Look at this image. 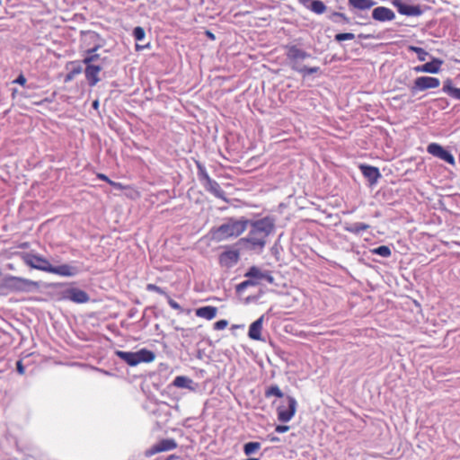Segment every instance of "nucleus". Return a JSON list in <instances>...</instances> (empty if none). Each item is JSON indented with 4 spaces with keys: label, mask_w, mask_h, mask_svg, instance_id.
<instances>
[{
    "label": "nucleus",
    "mask_w": 460,
    "mask_h": 460,
    "mask_svg": "<svg viewBox=\"0 0 460 460\" xmlns=\"http://www.w3.org/2000/svg\"><path fill=\"white\" fill-rule=\"evenodd\" d=\"M59 300H68L76 304H84L90 300V296L85 291L78 288L59 284Z\"/></svg>",
    "instance_id": "39448f33"
},
{
    "label": "nucleus",
    "mask_w": 460,
    "mask_h": 460,
    "mask_svg": "<svg viewBox=\"0 0 460 460\" xmlns=\"http://www.w3.org/2000/svg\"><path fill=\"white\" fill-rule=\"evenodd\" d=\"M249 219L244 217L240 219L230 217L226 223L211 230L212 238L217 242L236 238L247 229Z\"/></svg>",
    "instance_id": "f03ea898"
},
{
    "label": "nucleus",
    "mask_w": 460,
    "mask_h": 460,
    "mask_svg": "<svg viewBox=\"0 0 460 460\" xmlns=\"http://www.w3.org/2000/svg\"><path fill=\"white\" fill-rule=\"evenodd\" d=\"M408 49L411 52L416 53L420 61H425L429 56V53L424 49L420 47L409 46Z\"/></svg>",
    "instance_id": "c756f323"
},
{
    "label": "nucleus",
    "mask_w": 460,
    "mask_h": 460,
    "mask_svg": "<svg viewBox=\"0 0 460 460\" xmlns=\"http://www.w3.org/2000/svg\"><path fill=\"white\" fill-rule=\"evenodd\" d=\"M288 61L305 60L311 58V54L301 49L296 45H287L285 47Z\"/></svg>",
    "instance_id": "f8f14e48"
},
{
    "label": "nucleus",
    "mask_w": 460,
    "mask_h": 460,
    "mask_svg": "<svg viewBox=\"0 0 460 460\" xmlns=\"http://www.w3.org/2000/svg\"><path fill=\"white\" fill-rule=\"evenodd\" d=\"M16 368L20 375H23L25 373V368L22 365V362L21 360L17 361L16 363Z\"/></svg>",
    "instance_id": "49530a36"
},
{
    "label": "nucleus",
    "mask_w": 460,
    "mask_h": 460,
    "mask_svg": "<svg viewBox=\"0 0 460 460\" xmlns=\"http://www.w3.org/2000/svg\"><path fill=\"white\" fill-rule=\"evenodd\" d=\"M82 47L86 52L97 51L102 46V39L94 31H81Z\"/></svg>",
    "instance_id": "0eeeda50"
},
{
    "label": "nucleus",
    "mask_w": 460,
    "mask_h": 460,
    "mask_svg": "<svg viewBox=\"0 0 460 460\" xmlns=\"http://www.w3.org/2000/svg\"><path fill=\"white\" fill-rule=\"evenodd\" d=\"M427 151L429 154L448 163L449 164H455V158L453 155L437 143L429 144L427 146Z\"/></svg>",
    "instance_id": "9d476101"
},
{
    "label": "nucleus",
    "mask_w": 460,
    "mask_h": 460,
    "mask_svg": "<svg viewBox=\"0 0 460 460\" xmlns=\"http://www.w3.org/2000/svg\"><path fill=\"white\" fill-rule=\"evenodd\" d=\"M98 105H99L98 101L93 102V108L96 109L98 107Z\"/></svg>",
    "instance_id": "6e6d98bb"
},
{
    "label": "nucleus",
    "mask_w": 460,
    "mask_h": 460,
    "mask_svg": "<svg viewBox=\"0 0 460 460\" xmlns=\"http://www.w3.org/2000/svg\"><path fill=\"white\" fill-rule=\"evenodd\" d=\"M265 396L267 398H270L271 396H276L278 398H282L284 396V394L282 393V391L279 389V387L278 385H271L270 387H268L265 391Z\"/></svg>",
    "instance_id": "c85d7f7f"
},
{
    "label": "nucleus",
    "mask_w": 460,
    "mask_h": 460,
    "mask_svg": "<svg viewBox=\"0 0 460 460\" xmlns=\"http://www.w3.org/2000/svg\"><path fill=\"white\" fill-rule=\"evenodd\" d=\"M146 290L151 291V292H156V293H158L160 295H164V296L167 295V293L163 288H161L160 287H158L155 284H147Z\"/></svg>",
    "instance_id": "ea45409f"
},
{
    "label": "nucleus",
    "mask_w": 460,
    "mask_h": 460,
    "mask_svg": "<svg viewBox=\"0 0 460 460\" xmlns=\"http://www.w3.org/2000/svg\"><path fill=\"white\" fill-rule=\"evenodd\" d=\"M228 324L226 320H220L214 323L215 330H224Z\"/></svg>",
    "instance_id": "37998d69"
},
{
    "label": "nucleus",
    "mask_w": 460,
    "mask_h": 460,
    "mask_svg": "<svg viewBox=\"0 0 460 460\" xmlns=\"http://www.w3.org/2000/svg\"><path fill=\"white\" fill-rule=\"evenodd\" d=\"M442 63V60L438 58H433L430 62L425 63L423 65V69H425V73L437 74L440 71Z\"/></svg>",
    "instance_id": "5701e85b"
},
{
    "label": "nucleus",
    "mask_w": 460,
    "mask_h": 460,
    "mask_svg": "<svg viewBox=\"0 0 460 460\" xmlns=\"http://www.w3.org/2000/svg\"><path fill=\"white\" fill-rule=\"evenodd\" d=\"M257 282L252 280V279H248V280H245V281H243L242 283H240L238 286H237V290L238 291H241L244 288H246L247 287L249 286H254L256 285Z\"/></svg>",
    "instance_id": "a19ab883"
},
{
    "label": "nucleus",
    "mask_w": 460,
    "mask_h": 460,
    "mask_svg": "<svg viewBox=\"0 0 460 460\" xmlns=\"http://www.w3.org/2000/svg\"><path fill=\"white\" fill-rule=\"evenodd\" d=\"M247 460H259L258 458H248Z\"/></svg>",
    "instance_id": "13d9d810"
},
{
    "label": "nucleus",
    "mask_w": 460,
    "mask_h": 460,
    "mask_svg": "<svg viewBox=\"0 0 460 460\" xmlns=\"http://www.w3.org/2000/svg\"><path fill=\"white\" fill-rule=\"evenodd\" d=\"M74 75H74L72 72H69V73L66 75V77H65V81H66V82H68V81L72 80V79H73V77H74Z\"/></svg>",
    "instance_id": "603ef678"
},
{
    "label": "nucleus",
    "mask_w": 460,
    "mask_h": 460,
    "mask_svg": "<svg viewBox=\"0 0 460 460\" xmlns=\"http://www.w3.org/2000/svg\"><path fill=\"white\" fill-rule=\"evenodd\" d=\"M263 274L264 272L261 271L259 268L252 266L249 269L245 276L251 279L261 280L262 279Z\"/></svg>",
    "instance_id": "2f4dec72"
},
{
    "label": "nucleus",
    "mask_w": 460,
    "mask_h": 460,
    "mask_svg": "<svg viewBox=\"0 0 460 460\" xmlns=\"http://www.w3.org/2000/svg\"><path fill=\"white\" fill-rule=\"evenodd\" d=\"M355 39V34L351 32L338 33L335 35V40L341 42L343 40H351Z\"/></svg>",
    "instance_id": "4c0bfd02"
},
{
    "label": "nucleus",
    "mask_w": 460,
    "mask_h": 460,
    "mask_svg": "<svg viewBox=\"0 0 460 460\" xmlns=\"http://www.w3.org/2000/svg\"><path fill=\"white\" fill-rule=\"evenodd\" d=\"M203 187L207 191L213 194L215 197L221 199L223 200H226V193L220 187V185L213 179H208L206 182H204Z\"/></svg>",
    "instance_id": "f3484780"
},
{
    "label": "nucleus",
    "mask_w": 460,
    "mask_h": 460,
    "mask_svg": "<svg viewBox=\"0 0 460 460\" xmlns=\"http://www.w3.org/2000/svg\"><path fill=\"white\" fill-rule=\"evenodd\" d=\"M372 18L378 22H389L395 18V14L387 7L378 6L372 11Z\"/></svg>",
    "instance_id": "dca6fc26"
},
{
    "label": "nucleus",
    "mask_w": 460,
    "mask_h": 460,
    "mask_svg": "<svg viewBox=\"0 0 460 460\" xmlns=\"http://www.w3.org/2000/svg\"><path fill=\"white\" fill-rule=\"evenodd\" d=\"M443 92L454 99L460 100V88L454 87L449 79L444 83Z\"/></svg>",
    "instance_id": "b1692460"
},
{
    "label": "nucleus",
    "mask_w": 460,
    "mask_h": 460,
    "mask_svg": "<svg viewBox=\"0 0 460 460\" xmlns=\"http://www.w3.org/2000/svg\"><path fill=\"white\" fill-rule=\"evenodd\" d=\"M198 167V175L199 178V181L203 184L208 181V179H210L209 175L208 174L206 168L199 163H197Z\"/></svg>",
    "instance_id": "f704fd0d"
},
{
    "label": "nucleus",
    "mask_w": 460,
    "mask_h": 460,
    "mask_svg": "<svg viewBox=\"0 0 460 460\" xmlns=\"http://www.w3.org/2000/svg\"><path fill=\"white\" fill-rule=\"evenodd\" d=\"M238 259V253L233 251L225 252L220 255V262L225 265H228L229 263H236Z\"/></svg>",
    "instance_id": "bb28decb"
},
{
    "label": "nucleus",
    "mask_w": 460,
    "mask_h": 460,
    "mask_svg": "<svg viewBox=\"0 0 460 460\" xmlns=\"http://www.w3.org/2000/svg\"><path fill=\"white\" fill-rule=\"evenodd\" d=\"M177 447L176 442L173 439H164L160 441L159 443L153 446L151 448L146 450V456H151L155 454L164 452V451H169L172 450Z\"/></svg>",
    "instance_id": "4468645a"
},
{
    "label": "nucleus",
    "mask_w": 460,
    "mask_h": 460,
    "mask_svg": "<svg viewBox=\"0 0 460 460\" xmlns=\"http://www.w3.org/2000/svg\"><path fill=\"white\" fill-rule=\"evenodd\" d=\"M348 4L353 9L365 11L371 9L376 4V2L374 0H348Z\"/></svg>",
    "instance_id": "aec40b11"
},
{
    "label": "nucleus",
    "mask_w": 460,
    "mask_h": 460,
    "mask_svg": "<svg viewBox=\"0 0 460 460\" xmlns=\"http://www.w3.org/2000/svg\"><path fill=\"white\" fill-rule=\"evenodd\" d=\"M207 35L210 38V39H215V36L213 33H211L210 31H207Z\"/></svg>",
    "instance_id": "5fc2aeb1"
},
{
    "label": "nucleus",
    "mask_w": 460,
    "mask_h": 460,
    "mask_svg": "<svg viewBox=\"0 0 460 460\" xmlns=\"http://www.w3.org/2000/svg\"><path fill=\"white\" fill-rule=\"evenodd\" d=\"M97 177L102 181H107L110 185L117 188V189H121V184L119 182H115L111 180H110L105 174L103 173H98Z\"/></svg>",
    "instance_id": "58836bf2"
},
{
    "label": "nucleus",
    "mask_w": 460,
    "mask_h": 460,
    "mask_svg": "<svg viewBox=\"0 0 460 460\" xmlns=\"http://www.w3.org/2000/svg\"><path fill=\"white\" fill-rule=\"evenodd\" d=\"M269 440L270 442H279L280 439L278 437H275V436H272V435H269Z\"/></svg>",
    "instance_id": "864d4df0"
},
{
    "label": "nucleus",
    "mask_w": 460,
    "mask_h": 460,
    "mask_svg": "<svg viewBox=\"0 0 460 460\" xmlns=\"http://www.w3.org/2000/svg\"><path fill=\"white\" fill-rule=\"evenodd\" d=\"M392 4L396 7L399 13L407 16H420L422 14V10L419 5H410L403 2V0H392Z\"/></svg>",
    "instance_id": "9b49d317"
},
{
    "label": "nucleus",
    "mask_w": 460,
    "mask_h": 460,
    "mask_svg": "<svg viewBox=\"0 0 460 460\" xmlns=\"http://www.w3.org/2000/svg\"><path fill=\"white\" fill-rule=\"evenodd\" d=\"M360 170L362 174L371 184L376 183L377 180L381 177L380 172L376 167L371 165H361Z\"/></svg>",
    "instance_id": "6ab92c4d"
},
{
    "label": "nucleus",
    "mask_w": 460,
    "mask_h": 460,
    "mask_svg": "<svg viewBox=\"0 0 460 460\" xmlns=\"http://www.w3.org/2000/svg\"><path fill=\"white\" fill-rule=\"evenodd\" d=\"M13 83L15 84H19L21 85H24L26 84V78L24 77V75H20L14 81Z\"/></svg>",
    "instance_id": "de8ad7c7"
},
{
    "label": "nucleus",
    "mask_w": 460,
    "mask_h": 460,
    "mask_svg": "<svg viewBox=\"0 0 460 460\" xmlns=\"http://www.w3.org/2000/svg\"><path fill=\"white\" fill-rule=\"evenodd\" d=\"M303 60L288 61V65L294 71L303 73L305 66L302 64Z\"/></svg>",
    "instance_id": "c9c22d12"
},
{
    "label": "nucleus",
    "mask_w": 460,
    "mask_h": 460,
    "mask_svg": "<svg viewBox=\"0 0 460 460\" xmlns=\"http://www.w3.org/2000/svg\"><path fill=\"white\" fill-rule=\"evenodd\" d=\"M85 64H86V68H85L84 73H85L86 79L88 80L89 84L91 86H93L100 81L98 75L103 67H102V64H90V63H85Z\"/></svg>",
    "instance_id": "2eb2a0df"
},
{
    "label": "nucleus",
    "mask_w": 460,
    "mask_h": 460,
    "mask_svg": "<svg viewBox=\"0 0 460 460\" xmlns=\"http://www.w3.org/2000/svg\"><path fill=\"white\" fill-rule=\"evenodd\" d=\"M261 448L259 442H248L243 447V452L246 456H251Z\"/></svg>",
    "instance_id": "473e14b6"
},
{
    "label": "nucleus",
    "mask_w": 460,
    "mask_h": 460,
    "mask_svg": "<svg viewBox=\"0 0 460 460\" xmlns=\"http://www.w3.org/2000/svg\"><path fill=\"white\" fill-rule=\"evenodd\" d=\"M262 279H265L269 283H272L274 280L273 277L269 272H264Z\"/></svg>",
    "instance_id": "09e8293b"
},
{
    "label": "nucleus",
    "mask_w": 460,
    "mask_h": 460,
    "mask_svg": "<svg viewBox=\"0 0 460 460\" xmlns=\"http://www.w3.org/2000/svg\"><path fill=\"white\" fill-rule=\"evenodd\" d=\"M21 258L26 265L32 269L58 273V268L52 266L51 263L41 255L33 252H22Z\"/></svg>",
    "instance_id": "20e7f679"
},
{
    "label": "nucleus",
    "mask_w": 460,
    "mask_h": 460,
    "mask_svg": "<svg viewBox=\"0 0 460 460\" xmlns=\"http://www.w3.org/2000/svg\"><path fill=\"white\" fill-rule=\"evenodd\" d=\"M305 0H303V2H305Z\"/></svg>",
    "instance_id": "bf43d9fd"
},
{
    "label": "nucleus",
    "mask_w": 460,
    "mask_h": 460,
    "mask_svg": "<svg viewBox=\"0 0 460 460\" xmlns=\"http://www.w3.org/2000/svg\"><path fill=\"white\" fill-rule=\"evenodd\" d=\"M133 36L136 40L142 41L146 37L145 30L140 26L136 27L133 30Z\"/></svg>",
    "instance_id": "e433bc0d"
},
{
    "label": "nucleus",
    "mask_w": 460,
    "mask_h": 460,
    "mask_svg": "<svg viewBox=\"0 0 460 460\" xmlns=\"http://www.w3.org/2000/svg\"><path fill=\"white\" fill-rule=\"evenodd\" d=\"M414 71L417 73H425V69H423V65L415 66Z\"/></svg>",
    "instance_id": "3c124183"
},
{
    "label": "nucleus",
    "mask_w": 460,
    "mask_h": 460,
    "mask_svg": "<svg viewBox=\"0 0 460 460\" xmlns=\"http://www.w3.org/2000/svg\"><path fill=\"white\" fill-rule=\"evenodd\" d=\"M165 296L167 297V301H168L169 305H170L172 309H175V310H181V305H180L176 301H174L173 299H172V298L170 297V296H168V294H167Z\"/></svg>",
    "instance_id": "c03bdc74"
},
{
    "label": "nucleus",
    "mask_w": 460,
    "mask_h": 460,
    "mask_svg": "<svg viewBox=\"0 0 460 460\" xmlns=\"http://www.w3.org/2000/svg\"><path fill=\"white\" fill-rule=\"evenodd\" d=\"M193 380L185 376H178L174 378L172 385L178 388H187L194 390L192 387Z\"/></svg>",
    "instance_id": "4be33fe9"
},
{
    "label": "nucleus",
    "mask_w": 460,
    "mask_h": 460,
    "mask_svg": "<svg viewBox=\"0 0 460 460\" xmlns=\"http://www.w3.org/2000/svg\"><path fill=\"white\" fill-rule=\"evenodd\" d=\"M319 70H320V67H318V66L307 67L306 66H305V69H304L303 73H301V74L303 75V76H305L307 75L317 73V72H319Z\"/></svg>",
    "instance_id": "79ce46f5"
},
{
    "label": "nucleus",
    "mask_w": 460,
    "mask_h": 460,
    "mask_svg": "<svg viewBox=\"0 0 460 460\" xmlns=\"http://www.w3.org/2000/svg\"><path fill=\"white\" fill-rule=\"evenodd\" d=\"M4 286L13 291L22 292L29 291L31 288L38 287V284L23 278L9 276L4 279Z\"/></svg>",
    "instance_id": "423d86ee"
},
{
    "label": "nucleus",
    "mask_w": 460,
    "mask_h": 460,
    "mask_svg": "<svg viewBox=\"0 0 460 460\" xmlns=\"http://www.w3.org/2000/svg\"><path fill=\"white\" fill-rule=\"evenodd\" d=\"M217 308L211 305L199 307L196 310L195 314L198 317L204 318L207 320H212L216 317Z\"/></svg>",
    "instance_id": "412c9836"
},
{
    "label": "nucleus",
    "mask_w": 460,
    "mask_h": 460,
    "mask_svg": "<svg viewBox=\"0 0 460 460\" xmlns=\"http://www.w3.org/2000/svg\"><path fill=\"white\" fill-rule=\"evenodd\" d=\"M358 37L362 38V39H367L368 38V36H365V35H362V34H360Z\"/></svg>",
    "instance_id": "4d7b16f0"
},
{
    "label": "nucleus",
    "mask_w": 460,
    "mask_h": 460,
    "mask_svg": "<svg viewBox=\"0 0 460 460\" xmlns=\"http://www.w3.org/2000/svg\"><path fill=\"white\" fill-rule=\"evenodd\" d=\"M440 85L439 79L431 76H420L414 81L413 85L411 88V93L418 91H425L428 89H434Z\"/></svg>",
    "instance_id": "1a4fd4ad"
},
{
    "label": "nucleus",
    "mask_w": 460,
    "mask_h": 460,
    "mask_svg": "<svg viewBox=\"0 0 460 460\" xmlns=\"http://www.w3.org/2000/svg\"><path fill=\"white\" fill-rule=\"evenodd\" d=\"M330 19L334 22H340V20L342 23H349V19L342 13L333 12L330 16Z\"/></svg>",
    "instance_id": "72a5a7b5"
},
{
    "label": "nucleus",
    "mask_w": 460,
    "mask_h": 460,
    "mask_svg": "<svg viewBox=\"0 0 460 460\" xmlns=\"http://www.w3.org/2000/svg\"><path fill=\"white\" fill-rule=\"evenodd\" d=\"M287 405H280L277 409L278 420L281 422H288L295 415L297 402L292 396H287Z\"/></svg>",
    "instance_id": "6e6552de"
},
{
    "label": "nucleus",
    "mask_w": 460,
    "mask_h": 460,
    "mask_svg": "<svg viewBox=\"0 0 460 460\" xmlns=\"http://www.w3.org/2000/svg\"><path fill=\"white\" fill-rule=\"evenodd\" d=\"M371 252L373 254H376L384 258L389 257L392 253L391 249L386 245H381L374 248Z\"/></svg>",
    "instance_id": "7c9ffc66"
},
{
    "label": "nucleus",
    "mask_w": 460,
    "mask_h": 460,
    "mask_svg": "<svg viewBox=\"0 0 460 460\" xmlns=\"http://www.w3.org/2000/svg\"><path fill=\"white\" fill-rule=\"evenodd\" d=\"M83 264L74 261L72 263L59 264V276L74 277L83 271Z\"/></svg>",
    "instance_id": "ddd939ff"
},
{
    "label": "nucleus",
    "mask_w": 460,
    "mask_h": 460,
    "mask_svg": "<svg viewBox=\"0 0 460 460\" xmlns=\"http://www.w3.org/2000/svg\"><path fill=\"white\" fill-rule=\"evenodd\" d=\"M370 227L369 225L362 223V222H356L352 224H349L345 226V230L347 232L358 234L362 231H366Z\"/></svg>",
    "instance_id": "393cba45"
},
{
    "label": "nucleus",
    "mask_w": 460,
    "mask_h": 460,
    "mask_svg": "<svg viewBox=\"0 0 460 460\" xmlns=\"http://www.w3.org/2000/svg\"><path fill=\"white\" fill-rule=\"evenodd\" d=\"M106 58H101L99 54L96 53V51L93 52H86V55L84 58V63H90V64H102L103 66L104 63L106 62Z\"/></svg>",
    "instance_id": "a878e982"
},
{
    "label": "nucleus",
    "mask_w": 460,
    "mask_h": 460,
    "mask_svg": "<svg viewBox=\"0 0 460 460\" xmlns=\"http://www.w3.org/2000/svg\"><path fill=\"white\" fill-rule=\"evenodd\" d=\"M309 9L317 13V14H322L325 12L326 10V6L325 4H323V1H320V0H313L311 2V4L309 6Z\"/></svg>",
    "instance_id": "cd10ccee"
},
{
    "label": "nucleus",
    "mask_w": 460,
    "mask_h": 460,
    "mask_svg": "<svg viewBox=\"0 0 460 460\" xmlns=\"http://www.w3.org/2000/svg\"><path fill=\"white\" fill-rule=\"evenodd\" d=\"M289 429V426L286 425H278L275 429L276 432L278 433H284L287 432Z\"/></svg>",
    "instance_id": "a18cd8bd"
},
{
    "label": "nucleus",
    "mask_w": 460,
    "mask_h": 460,
    "mask_svg": "<svg viewBox=\"0 0 460 460\" xmlns=\"http://www.w3.org/2000/svg\"><path fill=\"white\" fill-rule=\"evenodd\" d=\"M115 354L131 367L137 366L141 362H152L155 356L151 350L142 349L137 352L117 350Z\"/></svg>",
    "instance_id": "7ed1b4c3"
},
{
    "label": "nucleus",
    "mask_w": 460,
    "mask_h": 460,
    "mask_svg": "<svg viewBox=\"0 0 460 460\" xmlns=\"http://www.w3.org/2000/svg\"><path fill=\"white\" fill-rule=\"evenodd\" d=\"M276 220L267 216L258 220H249L250 231L240 242L247 244L250 250L261 252L265 248L268 238L275 232Z\"/></svg>",
    "instance_id": "f257e3e1"
},
{
    "label": "nucleus",
    "mask_w": 460,
    "mask_h": 460,
    "mask_svg": "<svg viewBox=\"0 0 460 460\" xmlns=\"http://www.w3.org/2000/svg\"><path fill=\"white\" fill-rule=\"evenodd\" d=\"M81 71H82V67H81V66H80V65H76V66H73V67H72V71H71V72H72L74 75H77V74H80V73H81Z\"/></svg>",
    "instance_id": "8fccbe9b"
},
{
    "label": "nucleus",
    "mask_w": 460,
    "mask_h": 460,
    "mask_svg": "<svg viewBox=\"0 0 460 460\" xmlns=\"http://www.w3.org/2000/svg\"><path fill=\"white\" fill-rule=\"evenodd\" d=\"M264 316L261 315L256 321H254L249 328L248 336L250 339L254 341H261V330L263 324Z\"/></svg>",
    "instance_id": "a211bd4d"
}]
</instances>
